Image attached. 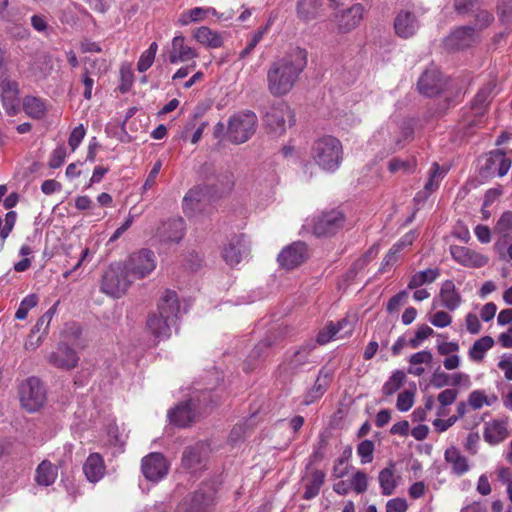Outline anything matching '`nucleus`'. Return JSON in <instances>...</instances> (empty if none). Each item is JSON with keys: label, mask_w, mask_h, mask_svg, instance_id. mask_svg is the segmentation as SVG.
I'll list each match as a JSON object with an SVG mask.
<instances>
[{"label": "nucleus", "mask_w": 512, "mask_h": 512, "mask_svg": "<svg viewBox=\"0 0 512 512\" xmlns=\"http://www.w3.org/2000/svg\"><path fill=\"white\" fill-rule=\"evenodd\" d=\"M395 32L399 37H412L419 28V22L414 13L400 11L394 20Z\"/></svg>", "instance_id": "22"}, {"label": "nucleus", "mask_w": 512, "mask_h": 512, "mask_svg": "<svg viewBox=\"0 0 512 512\" xmlns=\"http://www.w3.org/2000/svg\"><path fill=\"white\" fill-rule=\"evenodd\" d=\"M17 214L14 211H10L5 216V225L2 227L0 231V236L2 239H6L10 232L12 231L15 222H16Z\"/></svg>", "instance_id": "59"}, {"label": "nucleus", "mask_w": 512, "mask_h": 512, "mask_svg": "<svg viewBox=\"0 0 512 512\" xmlns=\"http://www.w3.org/2000/svg\"><path fill=\"white\" fill-rule=\"evenodd\" d=\"M406 380V375L402 370H396L382 387V392L386 396H391L397 392Z\"/></svg>", "instance_id": "43"}, {"label": "nucleus", "mask_w": 512, "mask_h": 512, "mask_svg": "<svg viewBox=\"0 0 512 512\" xmlns=\"http://www.w3.org/2000/svg\"><path fill=\"white\" fill-rule=\"evenodd\" d=\"M2 87L1 100L3 107L9 115H14L17 113L19 106L18 85L16 82L8 81L4 82Z\"/></svg>", "instance_id": "27"}, {"label": "nucleus", "mask_w": 512, "mask_h": 512, "mask_svg": "<svg viewBox=\"0 0 512 512\" xmlns=\"http://www.w3.org/2000/svg\"><path fill=\"white\" fill-rule=\"evenodd\" d=\"M363 15V5L356 3L348 8L337 10L332 16V21L335 23L337 32L345 34L355 29L361 23Z\"/></svg>", "instance_id": "10"}, {"label": "nucleus", "mask_w": 512, "mask_h": 512, "mask_svg": "<svg viewBox=\"0 0 512 512\" xmlns=\"http://www.w3.org/2000/svg\"><path fill=\"white\" fill-rule=\"evenodd\" d=\"M103 68V70H106V61L103 59H91L86 58L85 59V66H84V75H83V84L85 86L84 89V98L86 100H90L92 97V88L94 85V79L91 77V75L96 74V69L100 71Z\"/></svg>", "instance_id": "25"}, {"label": "nucleus", "mask_w": 512, "mask_h": 512, "mask_svg": "<svg viewBox=\"0 0 512 512\" xmlns=\"http://www.w3.org/2000/svg\"><path fill=\"white\" fill-rule=\"evenodd\" d=\"M408 298V292L403 290L394 295L392 298H390L388 304H387V311L389 313H392L394 311H397L399 307L406 301Z\"/></svg>", "instance_id": "58"}, {"label": "nucleus", "mask_w": 512, "mask_h": 512, "mask_svg": "<svg viewBox=\"0 0 512 512\" xmlns=\"http://www.w3.org/2000/svg\"><path fill=\"white\" fill-rule=\"evenodd\" d=\"M185 233V222L182 218H172L161 223L157 236L166 243H178Z\"/></svg>", "instance_id": "18"}, {"label": "nucleus", "mask_w": 512, "mask_h": 512, "mask_svg": "<svg viewBox=\"0 0 512 512\" xmlns=\"http://www.w3.org/2000/svg\"><path fill=\"white\" fill-rule=\"evenodd\" d=\"M509 435L507 422L492 420L485 423L483 437L490 445H497L503 442Z\"/></svg>", "instance_id": "24"}, {"label": "nucleus", "mask_w": 512, "mask_h": 512, "mask_svg": "<svg viewBox=\"0 0 512 512\" xmlns=\"http://www.w3.org/2000/svg\"><path fill=\"white\" fill-rule=\"evenodd\" d=\"M439 297L442 306L448 310H455L461 304V296L456 292L453 281L446 280L440 289Z\"/></svg>", "instance_id": "29"}, {"label": "nucleus", "mask_w": 512, "mask_h": 512, "mask_svg": "<svg viewBox=\"0 0 512 512\" xmlns=\"http://www.w3.org/2000/svg\"><path fill=\"white\" fill-rule=\"evenodd\" d=\"M375 445L371 440H363L357 446V453L362 463H370L373 460Z\"/></svg>", "instance_id": "48"}, {"label": "nucleus", "mask_w": 512, "mask_h": 512, "mask_svg": "<svg viewBox=\"0 0 512 512\" xmlns=\"http://www.w3.org/2000/svg\"><path fill=\"white\" fill-rule=\"evenodd\" d=\"M198 405L199 401L194 398L180 402L169 410L168 418L170 422L180 428L190 426L198 416Z\"/></svg>", "instance_id": "11"}, {"label": "nucleus", "mask_w": 512, "mask_h": 512, "mask_svg": "<svg viewBox=\"0 0 512 512\" xmlns=\"http://www.w3.org/2000/svg\"><path fill=\"white\" fill-rule=\"evenodd\" d=\"M19 396L22 407L30 413L38 411L46 402V390L37 377H30L21 383Z\"/></svg>", "instance_id": "7"}, {"label": "nucleus", "mask_w": 512, "mask_h": 512, "mask_svg": "<svg viewBox=\"0 0 512 512\" xmlns=\"http://www.w3.org/2000/svg\"><path fill=\"white\" fill-rule=\"evenodd\" d=\"M257 116L252 111L239 112L228 121L226 136L233 144H242L248 141L256 131Z\"/></svg>", "instance_id": "4"}, {"label": "nucleus", "mask_w": 512, "mask_h": 512, "mask_svg": "<svg viewBox=\"0 0 512 512\" xmlns=\"http://www.w3.org/2000/svg\"><path fill=\"white\" fill-rule=\"evenodd\" d=\"M458 391L455 389H446L438 395V401L442 406L451 405L457 398Z\"/></svg>", "instance_id": "63"}, {"label": "nucleus", "mask_w": 512, "mask_h": 512, "mask_svg": "<svg viewBox=\"0 0 512 512\" xmlns=\"http://www.w3.org/2000/svg\"><path fill=\"white\" fill-rule=\"evenodd\" d=\"M312 158L323 170L335 171L342 161L343 149L341 142L332 136H325L313 144Z\"/></svg>", "instance_id": "2"}, {"label": "nucleus", "mask_w": 512, "mask_h": 512, "mask_svg": "<svg viewBox=\"0 0 512 512\" xmlns=\"http://www.w3.org/2000/svg\"><path fill=\"white\" fill-rule=\"evenodd\" d=\"M194 37L199 43L210 48H219L223 45L221 35L206 26L196 29Z\"/></svg>", "instance_id": "34"}, {"label": "nucleus", "mask_w": 512, "mask_h": 512, "mask_svg": "<svg viewBox=\"0 0 512 512\" xmlns=\"http://www.w3.org/2000/svg\"><path fill=\"white\" fill-rule=\"evenodd\" d=\"M311 346H303L298 349L293 355L285 362L284 369L289 373H296L309 361L311 353Z\"/></svg>", "instance_id": "32"}, {"label": "nucleus", "mask_w": 512, "mask_h": 512, "mask_svg": "<svg viewBox=\"0 0 512 512\" xmlns=\"http://www.w3.org/2000/svg\"><path fill=\"white\" fill-rule=\"evenodd\" d=\"M321 7L322 0H299L298 16L305 21L313 20L319 15Z\"/></svg>", "instance_id": "35"}, {"label": "nucleus", "mask_w": 512, "mask_h": 512, "mask_svg": "<svg viewBox=\"0 0 512 512\" xmlns=\"http://www.w3.org/2000/svg\"><path fill=\"white\" fill-rule=\"evenodd\" d=\"M322 371L320 372L319 377L315 381L313 387L307 392V394L304 397L303 404L304 405H310L316 400H318L326 391V388L328 386V379L327 375L322 379L321 378Z\"/></svg>", "instance_id": "40"}, {"label": "nucleus", "mask_w": 512, "mask_h": 512, "mask_svg": "<svg viewBox=\"0 0 512 512\" xmlns=\"http://www.w3.org/2000/svg\"><path fill=\"white\" fill-rule=\"evenodd\" d=\"M57 475V467L48 460H44L37 467L35 479L39 485L50 486L55 482Z\"/></svg>", "instance_id": "33"}, {"label": "nucleus", "mask_w": 512, "mask_h": 512, "mask_svg": "<svg viewBox=\"0 0 512 512\" xmlns=\"http://www.w3.org/2000/svg\"><path fill=\"white\" fill-rule=\"evenodd\" d=\"M179 312L180 305L176 292L171 290L165 291L158 304V314L175 324Z\"/></svg>", "instance_id": "23"}, {"label": "nucleus", "mask_w": 512, "mask_h": 512, "mask_svg": "<svg viewBox=\"0 0 512 512\" xmlns=\"http://www.w3.org/2000/svg\"><path fill=\"white\" fill-rule=\"evenodd\" d=\"M441 176L440 166L438 163H433L430 170V176L426 182L424 189L428 192L435 191L439 186V177Z\"/></svg>", "instance_id": "51"}, {"label": "nucleus", "mask_w": 512, "mask_h": 512, "mask_svg": "<svg viewBox=\"0 0 512 512\" xmlns=\"http://www.w3.org/2000/svg\"><path fill=\"white\" fill-rule=\"evenodd\" d=\"M263 122L270 134L280 136L286 131L287 126L294 124L295 119L289 105L285 102H278L267 108Z\"/></svg>", "instance_id": "5"}, {"label": "nucleus", "mask_w": 512, "mask_h": 512, "mask_svg": "<svg viewBox=\"0 0 512 512\" xmlns=\"http://www.w3.org/2000/svg\"><path fill=\"white\" fill-rule=\"evenodd\" d=\"M466 328L471 334H478L481 331V323L477 315L468 313L465 318Z\"/></svg>", "instance_id": "64"}, {"label": "nucleus", "mask_w": 512, "mask_h": 512, "mask_svg": "<svg viewBox=\"0 0 512 512\" xmlns=\"http://www.w3.org/2000/svg\"><path fill=\"white\" fill-rule=\"evenodd\" d=\"M66 158V149L64 146H58L56 149L53 150L50 160H49V167L52 169L59 168L65 161Z\"/></svg>", "instance_id": "54"}, {"label": "nucleus", "mask_w": 512, "mask_h": 512, "mask_svg": "<svg viewBox=\"0 0 512 512\" xmlns=\"http://www.w3.org/2000/svg\"><path fill=\"white\" fill-rule=\"evenodd\" d=\"M133 281L145 278L156 268L155 255L148 249H142L129 256L123 263Z\"/></svg>", "instance_id": "9"}, {"label": "nucleus", "mask_w": 512, "mask_h": 512, "mask_svg": "<svg viewBox=\"0 0 512 512\" xmlns=\"http://www.w3.org/2000/svg\"><path fill=\"white\" fill-rule=\"evenodd\" d=\"M452 258L466 267L481 268L488 263V258L463 246L452 245L450 247Z\"/></svg>", "instance_id": "19"}, {"label": "nucleus", "mask_w": 512, "mask_h": 512, "mask_svg": "<svg viewBox=\"0 0 512 512\" xmlns=\"http://www.w3.org/2000/svg\"><path fill=\"white\" fill-rule=\"evenodd\" d=\"M407 508V502L403 498L391 499L386 504V512H405Z\"/></svg>", "instance_id": "62"}, {"label": "nucleus", "mask_w": 512, "mask_h": 512, "mask_svg": "<svg viewBox=\"0 0 512 512\" xmlns=\"http://www.w3.org/2000/svg\"><path fill=\"white\" fill-rule=\"evenodd\" d=\"M212 503V499L210 496H207L205 493L201 491H196L191 499L190 502L183 503L181 505L182 508L186 512H204Z\"/></svg>", "instance_id": "36"}, {"label": "nucleus", "mask_w": 512, "mask_h": 512, "mask_svg": "<svg viewBox=\"0 0 512 512\" xmlns=\"http://www.w3.org/2000/svg\"><path fill=\"white\" fill-rule=\"evenodd\" d=\"M83 471L90 482L99 481L105 471L103 458L99 453H92L83 465Z\"/></svg>", "instance_id": "28"}, {"label": "nucleus", "mask_w": 512, "mask_h": 512, "mask_svg": "<svg viewBox=\"0 0 512 512\" xmlns=\"http://www.w3.org/2000/svg\"><path fill=\"white\" fill-rule=\"evenodd\" d=\"M266 29H259L256 31L253 36L251 37L250 41L248 42L247 46L240 52V58L247 57L253 49L257 46V44L261 41L263 38V35L265 33Z\"/></svg>", "instance_id": "56"}, {"label": "nucleus", "mask_w": 512, "mask_h": 512, "mask_svg": "<svg viewBox=\"0 0 512 512\" xmlns=\"http://www.w3.org/2000/svg\"><path fill=\"white\" fill-rule=\"evenodd\" d=\"M414 403V394L408 390L401 392L397 397L396 407L399 411H408Z\"/></svg>", "instance_id": "53"}, {"label": "nucleus", "mask_w": 512, "mask_h": 512, "mask_svg": "<svg viewBox=\"0 0 512 512\" xmlns=\"http://www.w3.org/2000/svg\"><path fill=\"white\" fill-rule=\"evenodd\" d=\"M307 246L304 242H294L278 255V262L288 270L301 265L307 259Z\"/></svg>", "instance_id": "15"}, {"label": "nucleus", "mask_w": 512, "mask_h": 512, "mask_svg": "<svg viewBox=\"0 0 512 512\" xmlns=\"http://www.w3.org/2000/svg\"><path fill=\"white\" fill-rule=\"evenodd\" d=\"M157 50V43L152 42L149 48L141 54L139 61L137 63V69L139 72H145L152 66Z\"/></svg>", "instance_id": "45"}, {"label": "nucleus", "mask_w": 512, "mask_h": 512, "mask_svg": "<svg viewBox=\"0 0 512 512\" xmlns=\"http://www.w3.org/2000/svg\"><path fill=\"white\" fill-rule=\"evenodd\" d=\"M451 321H452L451 316L445 311L436 312L430 319V322L434 326L440 327V328L450 325Z\"/></svg>", "instance_id": "60"}, {"label": "nucleus", "mask_w": 512, "mask_h": 512, "mask_svg": "<svg viewBox=\"0 0 512 512\" xmlns=\"http://www.w3.org/2000/svg\"><path fill=\"white\" fill-rule=\"evenodd\" d=\"M209 9H204L201 7L193 8L185 13H183L179 19L182 25H188L191 22H198L205 18Z\"/></svg>", "instance_id": "47"}, {"label": "nucleus", "mask_w": 512, "mask_h": 512, "mask_svg": "<svg viewBox=\"0 0 512 512\" xmlns=\"http://www.w3.org/2000/svg\"><path fill=\"white\" fill-rule=\"evenodd\" d=\"M475 18H476V23L473 26L475 28V31L482 30V29L488 27L494 20V16L486 10L478 11Z\"/></svg>", "instance_id": "55"}, {"label": "nucleus", "mask_w": 512, "mask_h": 512, "mask_svg": "<svg viewBox=\"0 0 512 512\" xmlns=\"http://www.w3.org/2000/svg\"><path fill=\"white\" fill-rule=\"evenodd\" d=\"M494 345V339L491 336H483L476 340L469 350V357L473 361H481L485 353Z\"/></svg>", "instance_id": "38"}, {"label": "nucleus", "mask_w": 512, "mask_h": 512, "mask_svg": "<svg viewBox=\"0 0 512 512\" xmlns=\"http://www.w3.org/2000/svg\"><path fill=\"white\" fill-rule=\"evenodd\" d=\"M439 275V269H426L424 271L417 272L411 277L408 283V289L413 290L424 284L432 283Z\"/></svg>", "instance_id": "39"}, {"label": "nucleus", "mask_w": 512, "mask_h": 512, "mask_svg": "<svg viewBox=\"0 0 512 512\" xmlns=\"http://www.w3.org/2000/svg\"><path fill=\"white\" fill-rule=\"evenodd\" d=\"M494 231L503 237H507L512 232V211H506L500 216Z\"/></svg>", "instance_id": "46"}, {"label": "nucleus", "mask_w": 512, "mask_h": 512, "mask_svg": "<svg viewBox=\"0 0 512 512\" xmlns=\"http://www.w3.org/2000/svg\"><path fill=\"white\" fill-rule=\"evenodd\" d=\"M133 282L123 263H113L102 275L100 290L110 297L120 298Z\"/></svg>", "instance_id": "3"}, {"label": "nucleus", "mask_w": 512, "mask_h": 512, "mask_svg": "<svg viewBox=\"0 0 512 512\" xmlns=\"http://www.w3.org/2000/svg\"><path fill=\"white\" fill-rule=\"evenodd\" d=\"M345 223V214L339 208L323 211L314 218L312 232L317 237H330L338 233Z\"/></svg>", "instance_id": "8"}, {"label": "nucleus", "mask_w": 512, "mask_h": 512, "mask_svg": "<svg viewBox=\"0 0 512 512\" xmlns=\"http://www.w3.org/2000/svg\"><path fill=\"white\" fill-rule=\"evenodd\" d=\"M198 56L195 49L185 44L183 36H175L168 50L167 60L171 64L193 60Z\"/></svg>", "instance_id": "21"}, {"label": "nucleus", "mask_w": 512, "mask_h": 512, "mask_svg": "<svg viewBox=\"0 0 512 512\" xmlns=\"http://www.w3.org/2000/svg\"><path fill=\"white\" fill-rule=\"evenodd\" d=\"M469 405L474 409L478 410L483 407V405H491V401L488 399V397L484 394V392L475 390L470 393L468 398Z\"/></svg>", "instance_id": "50"}, {"label": "nucleus", "mask_w": 512, "mask_h": 512, "mask_svg": "<svg viewBox=\"0 0 512 512\" xmlns=\"http://www.w3.org/2000/svg\"><path fill=\"white\" fill-rule=\"evenodd\" d=\"M248 252L244 237L242 235H235L224 247L222 255L228 265L235 266L241 262L243 257L248 255Z\"/></svg>", "instance_id": "20"}, {"label": "nucleus", "mask_w": 512, "mask_h": 512, "mask_svg": "<svg viewBox=\"0 0 512 512\" xmlns=\"http://www.w3.org/2000/svg\"><path fill=\"white\" fill-rule=\"evenodd\" d=\"M351 488L358 494H362L367 490L368 487V478L365 472L357 471L351 481Z\"/></svg>", "instance_id": "49"}, {"label": "nucleus", "mask_w": 512, "mask_h": 512, "mask_svg": "<svg viewBox=\"0 0 512 512\" xmlns=\"http://www.w3.org/2000/svg\"><path fill=\"white\" fill-rule=\"evenodd\" d=\"M326 328L331 334V340L333 339H342L352 333V324L346 318L334 324L330 322L326 325Z\"/></svg>", "instance_id": "42"}, {"label": "nucleus", "mask_w": 512, "mask_h": 512, "mask_svg": "<svg viewBox=\"0 0 512 512\" xmlns=\"http://www.w3.org/2000/svg\"><path fill=\"white\" fill-rule=\"evenodd\" d=\"M85 129L82 124L78 125L73 129L69 136V146L71 147L72 151H75L76 148L80 145L81 141L83 140L85 136Z\"/></svg>", "instance_id": "57"}, {"label": "nucleus", "mask_w": 512, "mask_h": 512, "mask_svg": "<svg viewBox=\"0 0 512 512\" xmlns=\"http://www.w3.org/2000/svg\"><path fill=\"white\" fill-rule=\"evenodd\" d=\"M421 94L433 97L438 95L444 87L441 72L436 68H430L423 72L417 83Z\"/></svg>", "instance_id": "17"}, {"label": "nucleus", "mask_w": 512, "mask_h": 512, "mask_svg": "<svg viewBox=\"0 0 512 512\" xmlns=\"http://www.w3.org/2000/svg\"><path fill=\"white\" fill-rule=\"evenodd\" d=\"M475 41V28L472 26H462L456 28L444 39V46L448 50L458 51L470 47Z\"/></svg>", "instance_id": "14"}, {"label": "nucleus", "mask_w": 512, "mask_h": 512, "mask_svg": "<svg viewBox=\"0 0 512 512\" xmlns=\"http://www.w3.org/2000/svg\"><path fill=\"white\" fill-rule=\"evenodd\" d=\"M306 65L307 52L299 47L271 63L267 71L268 91L275 97L288 94Z\"/></svg>", "instance_id": "1"}, {"label": "nucleus", "mask_w": 512, "mask_h": 512, "mask_svg": "<svg viewBox=\"0 0 512 512\" xmlns=\"http://www.w3.org/2000/svg\"><path fill=\"white\" fill-rule=\"evenodd\" d=\"M503 158V150L497 149L491 151L486 159L485 163L480 168V174L484 177H489L494 175L496 172V166L499 162V159Z\"/></svg>", "instance_id": "44"}, {"label": "nucleus", "mask_w": 512, "mask_h": 512, "mask_svg": "<svg viewBox=\"0 0 512 512\" xmlns=\"http://www.w3.org/2000/svg\"><path fill=\"white\" fill-rule=\"evenodd\" d=\"M430 383L438 389L450 385V375L445 372L436 371L433 373Z\"/></svg>", "instance_id": "61"}, {"label": "nucleus", "mask_w": 512, "mask_h": 512, "mask_svg": "<svg viewBox=\"0 0 512 512\" xmlns=\"http://www.w3.org/2000/svg\"><path fill=\"white\" fill-rule=\"evenodd\" d=\"M497 11L502 22H512V0H500L497 6Z\"/></svg>", "instance_id": "52"}, {"label": "nucleus", "mask_w": 512, "mask_h": 512, "mask_svg": "<svg viewBox=\"0 0 512 512\" xmlns=\"http://www.w3.org/2000/svg\"><path fill=\"white\" fill-rule=\"evenodd\" d=\"M213 188L209 185H197L187 191L183 198V211L188 217L209 212L213 200Z\"/></svg>", "instance_id": "6"}, {"label": "nucleus", "mask_w": 512, "mask_h": 512, "mask_svg": "<svg viewBox=\"0 0 512 512\" xmlns=\"http://www.w3.org/2000/svg\"><path fill=\"white\" fill-rule=\"evenodd\" d=\"M47 360L58 369L71 370L77 366L79 357L74 349L61 343L48 355Z\"/></svg>", "instance_id": "16"}, {"label": "nucleus", "mask_w": 512, "mask_h": 512, "mask_svg": "<svg viewBox=\"0 0 512 512\" xmlns=\"http://www.w3.org/2000/svg\"><path fill=\"white\" fill-rule=\"evenodd\" d=\"M393 468L394 465L390 464L389 467L381 470L379 473L378 479L383 495H391L395 490L396 483L394 480Z\"/></svg>", "instance_id": "41"}, {"label": "nucleus", "mask_w": 512, "mask_h": 512, "mask_svg": "<svg viewBox=\"0 0 512 512\" xmlns=\"http://www.w3.org/2000/svg\"><path fill=\"white\" fill-rule=\"evenodd\" d=\"M445 460L451 465L452 472L458 476L465 474L469 470L467 458L452 446L445 451Z\"/></svg>", "instance_id": "31"}, {"label": "nucleus", "mask_w": 512, "mask_h": 512, "mask_svg": "<svg viewBox=\"0 0 512 512\" xmlns=\"http://www.w3.org/2000/svg\"><path fill=\"white\" fill-rule=\"evenodd\" d=\"M210 448L205 442H197L184 449L182 454V467L191 472H196L205 467Z\"/></svg>", "instance_id": "12"}, {"label": "nucleus", "mask_w": 512, "mask_h": 512, "mask_svg": "<svg viewBox=\"0 0 512 512\" xmlns=\"http://www.w3.org/2000/svg\"><path fill=\"white\" fill-rule=\"evenodd\" d=\"M325 476V472L321 470H313L307 477L303 478L305 483L303 498L305 500H311L319 494L320 488L324 483Z\"/></svg>", "instance_id": "30"}, {"label": "nucleus", "mask_w": 512, "mask_h": 512, "mask_svg": "<svg viewBox=\"0 0 512 512\" xmlns=\"http://www.w3.org/2000/svg\"><path fill=\"white\" fill-rule=\"evenodd\" d=\"M142 473L150 481L161 480L168 472V463L161 453H150L142 459Z\"/></svg>", "instance_id": "13"}, {"label": "nucleus", "mask_w": 512, "mask_h": 512, "mask_svg": "<svg viewBox=\"0 0 512 512\" xmlns=\"http://www.w3.org/2000/svg\"><path fill=\"white\" fill-rule=\"evenodd\" d=\"M171 321L168 319L161 317L158 313L149 314L146 326L148 330L155 336L157 339H165L171 335V327L174 326Z\"/></svg>", "instance_id": "26"}, {"label": "nucleus", "mask_w": 512, "mask_h": 512, "mask_svg": "<svg viewBox=\"0 0 512 512\" xmlns=\"http://www.w3.org/2000/svg\"><path fill=\"white\" fill-rule=\"evenodd\" d=\"M23 109L29 117L34 119H41L46 113L44 102L40 98L33 96L24 98Z\"/></svg>", "instance_id": "37"}]
</instances>
